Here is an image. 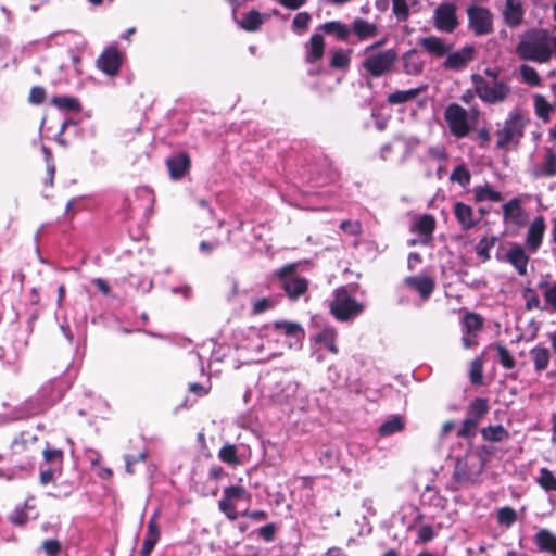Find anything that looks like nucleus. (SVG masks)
Here are the masks:
<instances>
[{"label":"nucleus","instance_id":"obj_1","mask_svg":"<svg viewBox=\"0 0 556 556\" xmlns=\"http://www.w3.org/2000/svg\"><path fill=\"white\" fill-rule=\"evenodd\" d=\"M517 53L523 60L546 63L552 55L551 37L545 30H531L521 38Z\"/></svg>","mask_w":556,"mask_h":556},{"label":"nucleus","instance_id":"obj_2","mask_svg":"<svg viewBox=\"0 0 556 556\" xmlns=\"http://www.w3.org/2000/svg\"><path fill=\"white\" fill-rule=\"evenodd\" d=\"M478 118L479 110L476 108L467 111L457 103H451L444 110V119L448 130L456 139L467 137L476 127Z\"/></svg>","mask_w":556,"mask_h":556},{"label":"nucleus","instance_id":"obj_3","mask_svg":"<svg viewBox=\"0 0 556 556\" xmlns=\"http://www.w3.org/2000/svg\"><path fill=\"white\" fill-rule=\"evenodd\" d=\"M299 263H290L273 273V279L291 301L299 300L307 292L308 281L298 275Z\"/></svg>","mask_w":556,"mask_h":556},{"label":"nucleus","instance_id":"obj_4","mask_svg":"<svg viewBox=\"0 0 556 556\" xmlns=\"http://www.w3.org/2000/svg\"><path fill=\"white\" fill-rule=\"evenodd\" d=\"M472 83L477 96L488 104L503 103L511 93V87L505 80L485 79L480 75H472Z\"/></svg>","mask_w":556,"mask_h":556},{"label":"nucleus","instance_id":"obj_5","mask_svg":"<svg viewBox=\"0 0 556 556\" xmlns=\"http://www.w3.org/2000/svg\"><path fill=\"white\" fill-rule=\"evenodd\" d=\"M264 389L270 399L277 403H282L295 395L298 383L289 374L274 370L267 376Z\"/></svg>","mask_w":556,"mask_h":556},{"label":"nucleus","instance_id":"obj_6","mask_svg":"<svg viewBox=\"0 0 556 556\" xmlns=\"http://www.w3.org/2000/svg\"><path fill=\"white\" fill-rule=\"evenodd\" d=\"M329 307L331 314L340 321L351 320L365 309V305L352 298L345 288L334 290Z\"/></svg>","mask_w":556,"mask_h":556},{"label":"nucleus","instance_id":"obj_7","mask_svg":"<svg viewBox=\"0 0 556 556\" xmlns=\"http://www.w3.org/2000/svg\"><path fill=\"white\" fill-rule=\"evenodd\" d=\"M483 467L482 456L476 451H468L456 459L454 478L459 483H477Z\"/></svg>","mask_w":556,"mask_h":556},{"label":"nucleus","instance_id":"obj_8","mask_svg":"<svg viewBox=\"0 0 556 556\" xmlns=\"http://www.w3.org/2000/svg\"><path fill=\"white\" fill-rule=\"evenodd\" d=\"M526 124L527 119L520 111L510 112L503 127L495 132L497 148L504 149L517 144L523 136Z\"/></svg>","mask_w":556,"mask_h":556},{"label":"nucleus","instance_id":"obj_9","mask_svg":"<svg viewBox=\"0 0 556 556\" xmlns=\"http://www.w3.org/2000/svg\"><path fill=\"white\" fill-rule=\"evenodd\" d=\"M268 336L282 346L298 350L302 345L305 332L298 323L279 320L271 325Z\"/></svg>","mask_w":556,"mask_h":556},{"label":"nucleus","instance_id":"obj_10","mask_svg":"<svg viewBox=\"0 0 556 556\" xmlns=\"http://www.w3.org/2000/svg\"><path fill=\"white\" fill-rule=\"evenodd\" d=\"M268 336L282 346L298 350L302 345L305 332L298 323L279 320L271 325Z\"/></svg>","mask_w":556,"mask_h":556},{"label":"nucleus","instance_id":"obj_11","mask_svg":"<svg viewBox=\"0 0 556 556\" xmlns=\"http://www.w3.org/2000/svg\"><path fill=\"white\" fill-rule=\"evenodd\" d=\"M397 60L394 49L368 54L363 61V67L374 77H381L388 74Z\"/></svg>","mask_w":556,"mask_h":556},{"label":"nucleus","instance_id":"obj_12","mask_svg":"<svg viewBox=\"0 0 556 556\" xmlns=\"http://www.w3.org/2000/svg\"><path fill=\"white\" fill-rule=\"evenodd\" d=\"M462 343L465 349H471L478 344V334L483 328V319L475 313H467L462 321Z\"/></svg>","mask_w":556,"mask_h":556},{"label":"nucleus","instance_id":"obj_13","mask_svg":"<svg viewBox=\"0 0 556 556\" xmlns=\"http://www.w3.org/2000/svg\"><path fill=\"white\" fill-rule=\"evenodd\" d=\"M434 26L444 33H452L458 25L456 8L452 3H442L434 11Z\"/></svg>","mask_w":556,"mask_h":556},{"label":"nucleus","instance_id":"obj_14","mask_svg":"<svg viewBox=\"0 0 556 556\" xmlns=\"http://www.w3.org/2000/svg\"><path fill=\"white\" fill-rule=\"evenodd\" d=\"M123 63V54L115 46L106 48L97 60L98 68L109 76H115Z\"/></svg>","mask_w":556,"mask_h":556},{"label":"nucleus","instance_id":"obj_15","mask_svg":"<svg viewBox=\"0 0 556 556\" xmlns=\"http://www.w3.org/2000/svg\"><path fill=\"white\" fill-rule=\"evenodd\" d=\"M469 26L476 35H485L492 29V18L488 10L480 7L468 9Z\"/></svg>","mask_w":556,"mask_h":556},{"label":"nucleus","instance_id":"obj_16","mask_svg":"<svg viewBox=\"0 0 556 556\" xmlns=\"http://www.w3.org/2000/svg\"><path fill=\"white\" fill-rule=\"evenodd\" d=\"M546 223L543 216H536L530 223L525 240L526 248L529 252L535 253L542 244Z\"/></svg>","mask_w":556,"mask_h":556},{"label":"nucleus","instance_id":"obj_17","mask_svg":"<svg viewBox=\"0 0 556 556\" xmlns=\"http://www.w3.org/2000/svg\"><path fill=\"white\" fill-rule=\"evenodd\" d=\"M404 285L409 290L418 293L422 301H427L435 288V280L428 275L421 274L406 277Z\"/></svg>","mask_w":556,"mask_h":556},{"label":"nucleus","instance_id":"obj_18","mask_svg":"<svg viewBox=\"0 0 556 556\" xmlns=\"http://www.w3.org/2000/svg\"><path fill=\"white\" fill-rule=\"evenodd\" d=\"M475 49L471 46H465L458 51L448 52L444 61V68L450 71H460L473 59Z\"/></svg>","mask_w":556,"mask_h":556},{"label":"nucleus","instance_id":"obj_19","mask_svg":"<svg viewBox=\"0 0 556 556\" xmlns=\"http://www.w3.org/2000/svg\"><path fill=\"white\" fill-rule=\"evenodd\" d=\"M419 46L434 58H442L452 50V43L437 36H427L420 38Z\"/></svg>","mask_w":556,"mask_h":556},{"label":"nucleus","instance_id":"obj_20","mask_svg":"<svg viewBox=\"0 0 556 556\" xmlns=\"http://www.w3.org/2000/svg\"><path fill=\"white\" fill-rule=\"evenodd\" d=\"M157 517L159 510H155L147 525V534L140 549V556H150L160 540L161 531L157 525Z\"/></svg>","mask_w":556,"mask_h":556},{"label":"nucleus","instance_id":"obj_21","mask_svg":"<svg viewBox=\"0 0 556 556\" xmlns=\"http://www.w3.org/2000/svg\"><path fill=\"white\" fill-rule=\"evenodd\" d=\"M166 165L172 179H180L190 167V159L187 154L180 153L169 157Z\"/></svg>","mask_w":556,"mask_h":556},{"label":"nucleus","instance_id":"obj_22","mask_svg":"<svg viewBox=\"0 0 556 556\" xmlns=\"http://www.w3.org/2000/svg\"><path fill=\"white\" fill-rule=\"evenodd\" d=\"M506 260L517 269L520 276L527 274L529 256L519 244H514L506 254Z\"/></svg>","mask_w":556,"mask_h":556},{"label":"nucleus","instance_id":"obj_23","mask_svg":"<svg viewBox=\"0 0 556 556\" xmlns=\"http://www.w3.org/2000/svg\"><path fill=\"white\" fill-rule=\"evenodd\" d=\"M533 176L553 177L556 175V153L552 149H547L542 163L538 164L532 172Z\"/></svg>","mask_w":556,"mask_h":556},{"label":"nucleus","instance_id":"obj_24","mask_svg":"<svg viewBox=\"0 0 556 556\" xmlns=\"http://www.w3.org/2000/svg\"><path fill=\"white\" fill-rule=\"evenodd\" d=\"M453 212L463 230H468L476 225L473 210L470 205L456 202Z\"/></svg>","mask_w":556,"mask_h":556},{"label":"nucleus","instance_id":"obj_25","mask_svg":"<svg viewBox=\"0 0 556 556\" xmlns=\"http://www.w3.org/2000/svg\"><path fill=\"white\" fill-rule=\"evenodd\" d=\"M502 210L506 222L515 225H521L523 223V210L521 207V201L518 198H514L506 202Z\"/></svg>","mask_w":556,"mask_h":556},{"label":"nucleus","instance_id":"obj_26","mask_svg":"<svg viewBox=\"0 0 556 556\" xmlns=\"http://www.w3.org/2000/svg\"><path fill=\"white\" fill-rule=\"evenodd\" d=\"M403 71L407 75H418L424 70V61L421 56L417 52V50L412 49L403 54L402 56Z\"/></svg>","mask_w":556,"mask_h":556},{"label":"nucleus","instance_id":"obj_27","mask_svg":"<svg viewBox=\"0 0 556 556\" xmlns=\"http://www.w3.org/2000/svg\"><path fill=\"white\" fill-rule=\"evenodd\" d=\"M504 17L506 23L511 26H518L523 17V10L519 0H506L504 8Z\"/></svg>","mask_w":556,"mask_h":556},{"label":"nucleus","instance_id":"obj_28","mask_svg":"<svg viewBox=\"0 0 556 556\" xmlns=\"http://www.w3.org/2000/svg\"><path fill=\"white\" fill-rule=\"evenodd\" d=\"M319 29L327 35H333L337 39L341 41L348 40L351 34V28L339 21L324 23L323 25H320Z\"/></svg>","mask_w":556,"mask_h":556},{"label":"nucleus","instance_id":"obj_29","mask_svg":"<svg viewBox=\"0 0 556 556\" xmlns=\"http://www.w3.org/2000/svg\"><path fill=\"white\" fill-rule=\"evenodd\" d=\"M251 350L255 351L261 359L271 358L282 354L281 350H274L270 348L269 339L265 342L264 339L258 336L255 337V342H252Z\"/></svg>","mask_w":556,"mask_h":556},{"label":"nucleus","instance_id":"obj_30","mask_svg":"<svg viewBox=\"0 0 556 556\" xmlns=\"http://www.w3.org/2000/svg\"><path fill=\"white\" fill-rule=\"evenodd\" d=\"M337 331L333 327H325L316 336V343L323 345L332 354L338 353V348L336 344Z\"/></svg>","mask_w":556,"mask_h":556},{"label":"nucleus","instance_id":"obj_31","mask_svg":"<svg viewBox=\"0 0 556 556\" xmlns=\"http://www.w3.org/2000/svg\"><path fill=\"white\" fill-rule=\"evenodd\" d=\"M530 357L536 371H543L547 368L551 359L549 350L545 346H534L530 350Z\"/></svg>","mask_w":556,"mask_h":556},{"label":"nucleus","instance_id":"obj_32","mask_svg":"<svg viewBox=\"0 0 556 556\" xmlns=\"http://www.w3.org/2000/svg\"><path fill=\"white\" fill-rule=\"evenodd\" d=\"M473 195L477 202H500L502 194L494 190L491 185L485 184L473 188Z\"/></svg>","mask_w":556,"mask_h":556},{"label":"nucleus","instance_id":"obj_33","mask_svg":"<svg viewBox=\"0 0 556 556\" xmlns=\"http://www.w3.org/2000/svg\"><path fill=\"white\" fill-rule=\"evenodd\" d=\"M425 90V87L412 88L408 90H396L388 96L390 104H403L414 100Z\"/></svg>","mask_w":556,"mask_h":556},{"label":"nucleus","instance_id":"obj_34","mask_svg":"<svg viewBox=\"0 0 556 556\" xmlns=\"http://www.w3.org/2000/svg\"><path fill=\"white\" fill-rule=\"evenodd\" d=\"M352 30L359 40L374 37L377 34L376 25L363 18L354 20Z\"/></svg>","mask_w":556,"mask_h":556},{"label":"nucleus","instance_id":"obj_35","mask_svg":"<svg viewBox=\"0 0 556 556\" xmlns=\"http://www.w3.org/2000/svg\"><path fill=\"white\" fill-rule=\"evenodd\" d=\"M535 482L546 492H556V476L547 468H541Z\"/></svg>","mask_w":556,"mask_h":556},{"label":"nucleus","instance_id":"obj_36","mask_svg":"<svg viewBox=\"0 0 556 556\" xmlns=\"http://www.w3.org/2000/svg\"><path fill=\"white\" fill-rule=\"evenodd\" d=\"M404 421L401 416H392L388 420H386L378 429V432L381 437H389L401 432L404 429Z\"/></svg>","mask_w":556,"mask_h":556},{"label":"nucleus","instance_id":"obj_37","mask_svg":"<svg viewBox=\"0 0 556 556\" xmlns=\"http://www.w3.org/2000/svg\"><path fill=\"white\" fill-rule=\"evenodd\" d=\"M325 42L324 38L319 34H315L311 37L309 50L307 52L306 60L311 63L319 60L324 54Z\"/></svg>","mask_w":556,"mask_h":556},{"label":"nucleus","instance_id":"obj_38","mask_svg":"<svg viewBox=\"0 0 556 556\" xmlns=\"http://www.w3.org/2000/svg\"><path fill=\"white\" fill-rule=\"evenodd\" d=\"M536 543L542 551L556 556V536L547 530H541L536 534Z\"/></svg>","mask_w":556,"mask_h":556},{"label":"nucleus","instance_id":"obj_39","mask_svg":"<svg viewBox=\"0 0 556 556\" xmlns=\"http://www.w3.org/2000/svg\"><path fill=\"white\" fill-rule=\"evenodd\" d=\"M218 458L230 466H238L241 464V459L238 455V448L233 444H225L218 452Z\"/></svg>","mask_w":556,"mask_h":556},{"label":"nucleus","instance_id":"obj_40","mask_svg":"<svg viewBox=\"0 0 556 556\" xmlns=\"http://www.w3.org/2000/svg\"><path fill=\"white\" fill-rule=\"evenodd\" d=\"M488 409L489 406L486 400L478 397L469 405L467 415L479 422L483 415L486 414Z\"/></svg>","mask_w":556,"mask_h":556},{"label":"nucleus","instance_id":"obj_41","mask_svg":"<svg viewBox=\"0 0 556 556\" xmlns=\"http://www.w3.org/2000/svg\"><path fill=\"white\" fill-rule=\"evenodd\" d=\"M519 73H520L522 83H525L531 87L541 85V81H542L541 77L538 74V72L535 71V68H533L532 66L522 64L519 67Z\"/></svg>","mask_w":556,"mask_h":556},{"label":"nucleus","instance_id":"obj_42","mask_svg":"<svg viewBox=\"0 0 556 556\" xmlns=\"http://www.w3.org/2000/svg\"><path fill=\"white\" fill-rule=\"evenodd\" d=\"M470 179L471 174L465 165H457L450 176L452 182H457L464 188L470 184Z\"/></svg>","mask_w":556,"mask_h":556},{"label":"nucleus","instance_id":"obj_43","mask_svg":"<svg viewBox=\"0 0 556 556\" xmlns=\"http://www.w3.org/2000/svg\"><path fill=\"white\" fill-rule=\"evenodd\" d=\"M37 438L28 432L21 433L12 443V450L15 454L22 453L24 450L36 444Z\"/></svg>","mask_w":556,"mask_h":556},{"label":"nucleus","instance_id":"obj_44","mask_svg":"<svg viewBox=\"0 0 556 556\" xmlns=\"http://www.w3.org/2000/svg\"><path fill=\"white\" fill-rule=\"evenodd\" d=\"M435 227V220L431 215H422L413 226V229L421 235L429 236Z\"/></svg>","mask_w":556,"mask_h":556},{"label":"nucleus","instance_id":"obj_45","mask_svg":"<svg viewBox=\"0 0 556 556\" xmlns=\"http://www.w3.org/2000/svg\"><path fill=\"white\" fill-rule=\"evenodd\" d=\"M534 108H535V113L540 118H542L544 122L549 121V114H551L553 108L543 96H540V94L534 96Z\"/></svg>","mask_w":556,"mask_h":556},{"label":"nucleus","instance_id":"obj_46","mask_svg":"<svg viewBox=\"0 0 556 556\" xmlns=\"http://www.w3.org/2000/svg\"><path fill=\"white\" fill-rule=\"evenodd\" d=\"M263 24V18L261 14L256 11H252L248 13L241 21V26L245 30L255 31Z\"/></svg>","mask_w":556,"mask_h":556},{"label":"nucleus","instance_id":"obj_47","mask_svg":"<svg viewBox=\"0 0 556 556\" xmlns=\"http://www.w3.org/2000/svg\"><path fill=\"white\" fill-rule=\"evenodd\" d=\"M540 288H544V300L552 312H556V281L552 283L541 282Z\"/></svg>","mask_w":556,"mask_h":556},{"label":"nucleus","instance_id":"obj_48","mask_svg":"<svg viewBox=\"0 0 556 556\" xmlns=\"http://www.w3.org/2000/svg\"><path fill=\"white\" fill-rule=\"evenodd\" d=\"M276 305V300L273 298L256 299L252 302V313L254 315L263 314Z\"/></svg>","mask_w":556,"mask_h":556},{"label":"nucleus","instance_id":"obj_49","mask_svg":"<svg viewBox=\"0 0 556 556\" xmlns=\"http://www.w3.org/2000/svg\"><path fill=\"white\" fill-rule=\"evenodd\" d=\"M517 520L516 511L510 507H502L497 511V522L501 526L510 527Z\"/></svg>","mask_w":556,"mask_h":556},{"label":"nucleus","instance_id":"obj_50","mask_svg":"<svg viewBox=\"0 0 556 556\" xmlns=\"http://www.w3.org/2000/svg\"><path fill=\"white\" fill-rule=\"evenodd\" d=\"M482 435L484 439L498 442L507 435L506 430L502 426H490L488 428L482 429Z\"/></svg>","mask_w":556,"mask_h":556},{"label":"nucleus","instance_id":"obj_51","mask_svg":"<svg viewBox=\"0 0 556 556\" xmlns=\"http://www.w3.org/2000/svg\"><path fill=\"white\" fill-rule=\"evenodd\" d=\"M483 358L476 357L470 363L469 375L473 383H480L482 380Z\"/></svg>","mask_w":556,"mask_h":556},{"label":"nucleus","instance_id":"obj_52","mask_svg":"<svg viewBox=\"0 0 556 556\" xmlns=\"http://www.w3.org/2000/svg\"><path fill=\"white\" fill-rule=\"evenodd\" d=\"M350 63V55L343 50H337L331 55L330 65L334 68H346Z\"/></svg>","mask_w":556,"mask_h":556},{"label":"nucleus","instance_id":"obj_53","mask_svg":"<svg viewBox=\"0 0 556 556\" xmlns=\"http://www.w3.org/2000/svg\"><path fill=\"white\" fill-rule=\"evenodd\" d=\"M244 295H247V291L245 290H241L239 288L238 283L233 282L232 286H231L230 291L227 294V300L230 303L238 304L239 306L243 307L244 306V302H243L242 298Z\"/></svg>","mask_w":556,"mask_h":556},{"label":"nucleus","instance_id":"obj_54","mask_svg":"<svg viewBox=\"0 0 556 556\" xmlns=\"http://www.w3.org/2000/svg\"><path fill=\"white\" fill-rule=\"evenodd\" d=\"M218 507L220 511H223L229 520H237L238 519V513L236 510V507L233 505L232 501L227 500L223 496V498L218 502Z\"/></svg>","mask_w":556,"mask_h":556},{"label":"nucleus","instance_id":"obj_55","mask_svg":"<svg viewBox=\"0 0 556 556\" xmlns=\"http://www.w3.org/2000/svg\"><path fill=\"white\" fill-rule=\"evenodd\" d=\"M497 356L501 365L506 369H511L515 366V359L509 351L502 345L497 346Z\"/></svg>","mask_w":556,"mask_h":556},{"label":"nucleus","instance_id":"obj_56","mask_svg":"<svg viewBox=\"0 0 556 556\" xmlns=\"http://www.w3.org/2000/svg\"><path fill=\"white\" fill-rule=\"evenodd\" d=\"M418 538L416 543H428L435 536L433 528L429 525H424L418 529Z\"/></svg>","mask_w":556,"mask_h":556},{"label":"nucleus","instance_id":"obj_57","mask_svg":"<svg viewBox=\"0 0 556 556\" xmlns=\"http://www.w3.org/2000/svg\"><path fill=\"white\" fill-rule=\"evenodd\" d=\"M479 422H477L475 419L470 418L468 415L463 421L462 428L458 431V434L460 437H468L475 433V430L477 428Z\"/></svg>","mask_w":556,"mask_h":556},{"label":"nucleus","instance_id":"obj_58","mask_svg":"<svg viewBox=\"0 0 556 556\" xmlns=\"http://www.w3.org/2000/svg\"><path fill=\"white\" fill-rule=\"evenodd\" d=\"M247 496V491L242 486H228L224 490V497L229 501L240 500Z\"/></svg>","mask_w":556,"mask_h":556},{"label":"nucleus","instance_id":"obj_59","mask_svg":"<svg viewBox=\"0 0 556 556\" xmlns=\"http://www.w3.org/2000/svg\"><path fill=\"white\" fill-rule=\"evenodd\" d=\"M340 228L352 236H358L362 232V226L357 220H343Z\"/></svg>","mask_w":556,"mask_h":556},{"label":"nucleus","instance_id":"obj_60","mask_svg":"<svg viewBox=\"0 0 556 556\" xmlns=\"http://www.w3.org/2000/svg\"><path fill=\"white\" fill-rule=\"evenodd\" d=\"M41 546L48 556H58L61 551V545L56 540H46Z\"/></svg>","mask_w":556,"mask_h":556},{"label":"nucleus","instance_id":"obj_61","mask_svg":"<svg viewBox=\"0 0 556 556\" xmlns=\"http://www.w3.org/2000/svg\"><path fill=\"white\" fill-rule=\"evenodd\" d=\"M427 154L430 159L437 160V161H442L447 157L446 150L442 146L429 147L427 150Z\"/></svg>","mask_w":556,"mask_h":556},{"label":"nucleus","instance_id":"obj_62","mask_svg":"<svg viewBox=\"0 0 556 556\" xmlns=\"http://www.w3.org/2000/svg\"><path fill=\"white\" fill-rule=\"evenodd\" d=\"M309 21H311V16L307 13H305V12L298 13L295 15V17L293 18V27L298 28V29H305V28H307Z\"/></svg>","mask_w":556,"mask_h":556},{"label":"nucleus","instance_id":"obj_63","mask_svg":"<svg viewBox=\"0 0 556 556\" xmlns=\"http://www.w3.org/2000/svg\"><path fill=\"white\" fill-rule=\"evenodd\" d=\"M45 97H46V92H45L43 88L34 87L30 90V94H29L28 99H29V102H31L34 104H40L41 102H43Z\"/></svg>","mask_w":556,"mask_h":556},{"label":"nucleus","instance_id":"obj_64","mask_svg":"<svg viewBox=\"0 0 556 556\" xmlns=\"http://www.w3.org/2000/svg\"><path fill=\"white\" fill-rule=\"evenodd\" d=\"M393 11L399 18H405L408 13L407 5L404 0H393Z\"/></svg>","mask_w":556,"mask_h":556}]
</instances>
